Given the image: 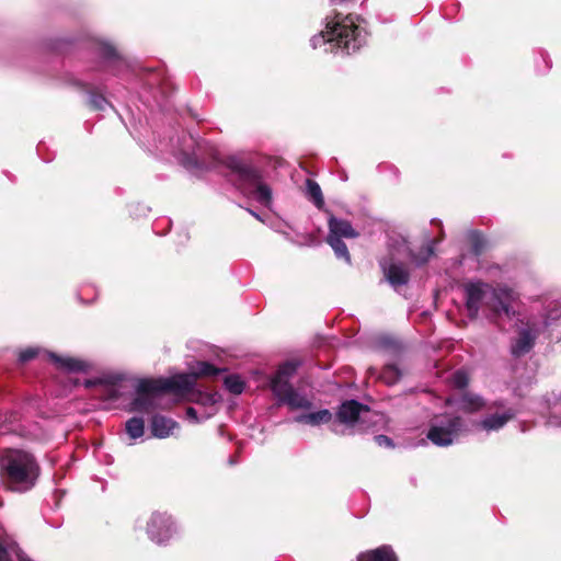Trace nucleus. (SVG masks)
I'll list each match as a JSON object with an SVG mask.
<instances>
[{
	"instance_id": "1",
	"label": "nucleus",
	"mask_w": 561,
	"mask_h": 561,
	"mask_svg": "<svg viewBox=\"0 0 561 561\" xmlns=\"http://www.w3.org/2000/svg\"><path fill=\"white\" fill-rule=\"evenodd\" d=\"M224 370L208 362H196L191 366L190 374H180L159 379H137L134 385L136 393L129 404V410L133 412H151L159 408V400L163 393L190 391L194 388L198 377H214Z\"/></svg>"
},
{
	"instance_id": "2",
	"label": "nucleus",
	"mask_w": 561,
	"mask_h": 561,
	"mask_svg": "<svg viewBox=\"0 0 561 561\" xmlns=\"http://www.w3.org/2000/svg\"><path fill=\"white\" fill-rule=\"evenodd\" d=\"M368 33L364 20L357 15L335 14L325 19V27L310 38L313 49L336 54H351L358 50L367 42Z\"/></svg>"
},
{
	"instance_id": "3",
	"label": "nucleus",
	"mask_w": 561,
	"mask_h": 561,
	"mask_svg": "<svg viewBox=\"0 0 561 561\" xmlns=\"http://www.w3.org/2000/svg\"><path fill=\"white\" fill-rule=\"evenodd\" d=\"M463 291L470 319H477L481 309L492 318L513 319L516 314L513 304L519 299V294L506 285L493 287L482 280H471L463 285Z\"/></svg>"
},
{
	"instance_id": "4",
	"label": "nucleus",
	"mask_w": 561,
	"mask_h": 561,
	"mask_svg": "<svg viewBox=\"0 0 561 561\" xmlns=\"http://www.w3.org/2000/svg\"><path fill=\"white\" fill-rule=\"evenodd\" d=\"M41 474V467L33 454L24 449L7 448L0 454V477L12 491L31 490Z\"/></svg>"
},
{
	"instance_id": "5",
	"label": "nucleus",
	"mask_w": 561,
	"mask_h": 561,
	"mask_svg": "<svg viewBox=\"0 0 561 561\" xmlns=\"http://www.w3.org/2000/svg\"><path fill=\"white\" fill-rule=\"evenodd\" d=\"M156 149L171 153L188 170L206 169L217 158V150L210 142L184 131L168 141L159 140Z\"/></svg>"
},
{
	"instance_id": "6",
	"label": "nucleus",
	"mask_w": 561,
	"mask_h": 561,
	"mask_svg": "<svg viewBox=\"0 0 561 561\" xmlns=\"http://www.w3.org/2000/svg\"><path fill=\"white\" fill-rule=\"evenodd\" d=\"M295 371L296 366L294 364L286 363L282 365L271 379V390L279 405H286L291 411H308L312 408L311 399L290 383Z\"/></svg>"
},
{
	"instance_id": "7",
	"label": "nucleus",
	"mask_w": 561,
	"mask_h": 561,
	"mask_svg": "<svg viewBox=\"0 0 561 561\" xmlns=\"http://www.w3.org/2000/svg\"><path fill=\"white\" fill-rule=\"evenodd\" d=\"M228 168L244 193L252 195L260 204L268 205L271 203L272 191L268 185L263 183L257 169L238 158H231Z\"/></svg>"
},
{
	"instance_id": "8",
	"label": "nucleus",
	"mask_w": 561,
	"mask_h": 561,
	"mask_svg": "<svg viewBox=\"0 0 561 561\" xmlns=\"http://www.w3.org/2000/svg\"><path fill=\"white\" fill-rule=\"evenodd\" d=\"M466 430L462 417L446 413L431 420L426 437L435 446L447 447L458 442Z\"/></svg>"
},
{
	"instance_id": "9",
	"label": "nucleus",
	"mask_w": 561,
	"mask_h": 561,
	"mask_svg": "<svg viewBox=\"0 0 561 561\" xmlns=\"http://www.w3.org/2000/svg\"><path fill=\"white\" fill-rule=\"evenodd\" d=\"M181 528L176 519L167 512L151 513L146 523V534L158 546H168L180 536Z\"/></svg>"
},
{
	"instance_id": "10",
	"label": "nucleus",
	"mask_w": 561,
	"mask_h": 561,
	"mask_svg": "<svg viewBox=\"0 0 561 561\" xmlns=\"http://www.w3.org/2000/svg\"><path fill=\"white\" fill-rule=\"evenodd\" d=\"M328 228L327 243L332 248L336 259L351 265V254L343 239H356L359 236L358 231L354 229L348 220L333 215L329 217Z\"/></svg>"
},
{
	"instance_id": "11",
	"label": "nucleus",
	"mask_w": 561,
	"mask_h": 561,
	"mask_svg": "<svg viewBox=\"0 0 561 561\" xmlns=\"http://www.w3.org/2000/svg\"><path fill=\"white\" fill-rule=\"evenodd\" d=\"M126 380V376L122 373L103 371L98 377L89 378L83 381L87 389L101 387L108 400H117L121 398V385Z\"/></svg>"
},
{
	"instance_id": "12",
	"label": "nucleus",
	"mask_w": 561,
	"mask_h": 561,
	"mask_svg": "<svg viewBox=\"0 0 561 561\" xmlns=\"http://www.w3.org/2000/svg\"><path fill=\"white\" fill-rule=\"evenodd\" d=\"M538 330L527 323L517 330L516 336L511 342V354L514 357H522L528 354L538 337Z\"/></svg>"
},
{
	"instance_id": "13",
	"label": "nucleus",
	"mask_w": 561,
	"mask_h": 561,
	"mask_svg": "<svg viewBox=\"0 0 561 561\" xmlns=\"http://www.w3.org/2000/svg\"><path fill=\"white\" fill-rule=\"evenodd\" d=\"M380 267L386 279L394 289L408 284L410 273L403 263L394 261L393 257H389L380 261Z\"/></svg>"
},
{
	"instance_id": "14",
	"label": "nucleus",
	"mask_w": 561,
	"mask_h": 561,
	"mask_svg": "<svg viewBox=\"0 0 561 561\" xmlns=\"http://www.w3.org/2000/svg\"><path fill=\"white\" fill-rule=\"evenodd\" d=\"M48 358L54 363L57 369L66 373H89L93 364L87 359L69 355H58L54 352H47Z\"/></svg>"
},
{
	"instance_id": "15",
	"label": "nucleus",
	"mask_w": 561,
	"mask_h": 561,
	"mask_svg": "<svg viewBox=\"0 0 561 561\" xmlns=\"http://www.w3.org/2000/svg\"><path fill=\"white\" fill-rule=\"evenodd\" d=\"M98 54L102 58L106 68L111 69L115 76H119L129 69V64L116 51L115 47L108 43L98 44Z\"/></svg>"
},
{
	"instance_id": "16",
	"label": "nucleus",
	"mask_w": 561,
	"mask_h": 561,
	"mask_svg": "<svg viewBox=\"0 0 561 561\" xmlns=\"http://www.w3.org/2000/svg\"><path fill=\"white\" fill-rule=\"evenodd\" d=\"M515 415L516 412L512 408L504 409L501 412L489 413L476 424V427L486 433L497 432L513 420Z\"/></svg>"
},
{
	"instance_id": "17",
	"label": "nucleus",
	"mask_w": 561,
	"mask_h": 561,
	"mask_svg": "<svg viewBox=\"0 0 561 561\" xmlns=\"http://www.w3.org/2000/svg\"><path fill=\"white\" fill-rule=\"evenodd\" d=\"M0 561H32L0 526Z\"/></svg>"
},
{
	"instance_id": "18",
	"label": "nucleus",
	"mask_w": 561,
	"mask_h": 561,
	"mask_svg": "<svg viewBox=\"0 0 561 561\" xmlns=\"http://www.w3.org/2000/svg\"><path fill=\"white\" fill-rule=\"evenodd\" d=\"M363 412H369L367 405L356 400H347L340 405L336 419L340 423L352 425L359 420Z\"/></svg>"
},
{
	"instance_id": "19",
	"label": "nucleus",
	"mask_w": 561,
	"mask_h": 561,
	"mask_svg": "<svg viewBox=\"0 0 561 561\" xmlns=\"http://www.w3.org/2000/svg\"><path fill=\"white\" fill-rule=\"evenodd\" d=\"M404 251L411 263L415 266H422L426 264L430 259L434 255L435 241L428 239L424 244L417 249L411 248L405 241L403 242Z\"/></svg>"
},
{
	"instance_id": "20",
	"label": "nucleus",
	"mask_w": 561,
	"mask_h": 561,
	"mask_svg": "<svg viewBox=\"0 0 561 561\" xmlns=\"http://www.w3.org/2000/svg\"><path fill=\"white\" fill-rule=\"evenodd\" d=\"M176 427L178 423L164 415L154 414L150 421L151 434L157 438L169 437Z\"/></svg>"
},
{
	"instance_id": "21",
	"label": "nucleus",
	"mask_w": 561,
	"mask_h": 561,
	"mask_svg": "<svg viewBox=\"0 0 561 561\" xmlns=\"http://www.w3.org/2000/svg\"><path fill=\"white\" fill-rule=\"evenodd\" d=\"M333 414L328 409H321L316 412L302 413L295 416L294 421L299 424H306L310 426H319L321 424H328L331 422Z\"/></svg>"
},
{
	"instance_id": "22",
	"label": "nucleus",
	"mask_w": 561,
	"mask_h": 561,
	"mask_svg": "<svg viewBox=\"0 0 561 561\" xmlns=\"http://www.w3.org/2000/svg\"><path fill=\"white\" fill-rule=\"evenodd\" d=\"M357 561H398V558L390 546L383 545L359 553Z\"/></svg>"
},
{
	"instance_id": "23",
	"label": "nucleus",
	"mask_w": 561,
	"mask_h": 561,
	"mask_svg": "<svg viewBox=\"0 0 561 561\" xmlns=\"http://www.w3.org/2000/svg\"><path fill=\"white\" fill-rule=\"evenodd\" d=\"M458 407L465 412H477L485 407V402L482 397L471 393L465 392L459 401Z\"/></svg>"
},
{
	"instance_id": "24",
	"label": "nucleus",
	"mask_w": 561,
	"mask_h": 561,
	"mask_svg": "<svg viewBox=\"0 0 561 561\" xmlns=\"http://www.w3.org/2000/svg\"><path fill=\"white\" fill-rule=\"evenodd\" d=\"M306 194L308 198L316 205L317 208H322L324 199L320 185L313 180H307Z\"/></svg>"
},
{
	"instance_id": "25",
	"label": "nucleus",
	"mask_w": 561,
	"mask_h": 561,
	"mask_svg": "<svg viewBox=\"0 0 561 561\" xmlns=\"http://www.w3.org/2000/svg\"><path fill=\"white\" fill-rule=\"evenodd\" d=\"M561 318V306L556 301L549 302L545 308L543 327L549 328Z\"/></svg>"
},
{
	"instance_id": "26",
	"label": "nucleus",
	"mask_w": 561,
	"mask_h": 561,
	"mask_svg": "<svg viewBox=\"0 0 561 561\" xmlns=\"http://www.w3.org/2000/svg\"><path fill=\"white\" fill-rule=\"evenodd\" d=\"M126 433L130 438H140L145 433V422L141 417H131L126 422Z\"/></svg>"
},
{
	"instance_id": "27",
	"label": "nucleus",
	"mask_w": 561,
	"mask_h": 561,
	"mask_svg": "<svg viewBox=\"0 0 561 561\" xmlns=\"http://www.w3.org/2000/svg\"><path fill=\"white\" fill-rule=\"evenodd\" d=\"M226 389L232 394H241L244 390L245 382L238 375H228L224 379Z\"/></svg>"
},
{
	"instance_id": "28",
	"label": "nucleus",
	"mask_w": 561,
	"mask_h": 561,
	"mask_svg": "<svg viewBox=\"0 0 561 561\" xmlns=\"http://www.w3.org/2000/svg\"><path fill=\"white\" fill-rule=\"evenodd\" d=\"M401 375V370L398 368L397 365L389 364L383 367L380 378L387 385H393L400 379Z\"/></svg>"
},
{
	"instance_id": "29",
	"label": "nucleus",
	"mask_w": 561,
	"mask_h": 561,
	"mask_svg": "<svg viewBox=\"0 0 561 561\" xmlns=\"http://www.w3.org/2000/svg\"><path fill=\"white\" fill-rule=\"evenodd\" d=\"M453 385L458 389H465L468 386L469 378L465 370L459 369L453 374Z\"/></svg>"
},
{
	"instance_id": "30",
	"label": "nucleus",
	"mask_w": 561,
	"mask_h": 561,
	"mask_svg": "<svg viewBox=\"0 0 561 561\" xmlns=\"http://www.w3.org/2000/svg\"><path fill=\"white\" fill-rule=\"evenodd\" d=\"M90 104L94 110L99 111H104L110 106L108 101L103 95L95 93L90 94Z\"/></svg>"
},
{
	"instance_id": "31",
	"label": "nucleus",
	"mask_w": 561,
	"mask_h": 561,
	"mask_svg": "<svg viewBox=\"0 0 561 561\" xmlns=\"http://www.w3.org/2000/svg\"><path fill=\"white\" fill-rule=\"evenodd\" d=\"M484 245H485V240L482 236H480L478 233L472 234L471 248H472V252L474 255H477V256L480 255L484 250Z\"/></svg>"
},
{
	"instance_id": "32",
	"label": "nucleus",
	"mask_w": 561,
	"mask_h": 561,
	"mask_svg": "<svg viewBox=\"0 0 561 561\" xmlns=\"http://www.w3.org/2000/svg\"><path fill=\"white\" fill-rule=\"evenodd\" d=\"M185 416L192 423H199L207 420L210 416V414L199 415L198 411L195 408L188 407L185 411Z\"/></svg>"
},
{
	"instance_id": "33",
	"label": "nucleus",
	"mask_w": 561,
	"mask_h": 561,
	"mask_svg": "<svg viewBox=\"0 0 561 561\" xmlns=\"http://www.w3.org/2000/svg\"><path fill=\"white\" fill-rule=\"evenodd\" d=\"M39 350L36 347H28L20 352L19 354V360L21 363H26L32 360L38 355Z\"/></svg>"
},
{
	"instance_id": "34",
	"label": "nucleus",
	"mask_w": 561,
	"mask_h": 561,
	"mask_svg": "<svg viewBox=\"0 0 561 561\" xmlns=\"http://www.w3.org/2000/svg\"><path fill=\"white\" fill-rule=\"evenodd\" d=\"M375 440L379 446L393 447L392 439L386 435H377Z\"/></svg>"
},
{
	"instance_id": "35",
	"label": "nucleus",
	"mask_w": 561,
	"mask_h": 561,
	"mask_svg": "<svg viewBox=\"0 0 561 561\" xmlns=\"http://www.w3.org/2000/svg\"><path fill=\"white\" fill-rule=\"evenodd\" d=\"M492 408H499V409H503L504 408V403L502 401H496L494 402L491 407H489V409L491 410Z\"/></svg>"
},
{
	"instance_id": "36",
	"label": "nucleus",
	"mask_w": 561,
	"mask_h": 561,
	"mask_svg": "<svg viewBox=\"0 0 561 561\" xmlns=\"http://www.w3.org/2000/svg\"><path fill=\"white\" fill-rule=\"evenodd\" d=\"M252 216H255L256 218H259V215H256L255 213L251 211Z\"/></svg>"
}]
</instances>
